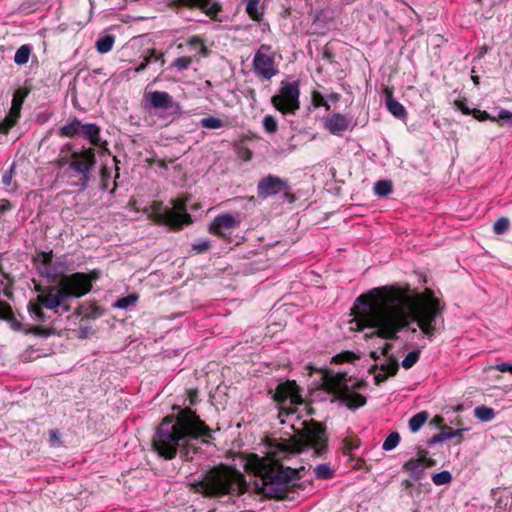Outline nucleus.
I'll return each mask as SVG.
<instances>
[{
	"mask_svg": "<svg viewBox=\"0 0 512 512\" xmlns=\"http://www.w3.org/2000/svg\"><path fill=\"white\" fill-rule=\"evenodd\" d=\"M369 297L360 295L357 298L368 308L356 316L358 327L374 328L372 335L386 340L397 339V334L413 322L431 339L437 323L443 321L444 304L429 289L420 294L408 286H385L373 289Z\"/></svg>",
	"mask_w": 512,
	"mask_h": 512,
	"instance_id": "f257e3e1",
	"label": "nucleus"
},
{
	"mask_svg": "<svg viewBox=\"0 0 512 512\" xmlns=\"http://www.w3.org/2000/svg\"><path fill=\"white\" fill-rule=\"evenodd\" d=\"M210 429L191 409H181L176 416H167L156 430L153 446L158 454L172 459L179 451L188 461L198 453V443H207Z\"/></svg>",
	"mask_w": 512,
	"mask_h": 512,
	"instance_id": "f03ea898",
	"label": "nucleus"
},
{
	"mask_svg": "<svg viewBox=\"0 0 512 512\" xmlns=\"http://www.w3.org/2000/svg\"><path fill=\"white\" fill-rule=\"evenodd\" d=\"M56 164L59 168L67 167L68 177L76 178L73 184L84 190L88 187L96 164L95 150L83 148L80 151H74L73 145L67 143L61 148Z\"/></svg>",
	"mask_w": 512,
	"mask_h": 512,
	"instance_id": "7ed1b4c3",
	"label": "nucleus"
},
{
	"mask_svg": "<svg viewBox=\"0 0 512 512\" xmlns=\"http://www.w3.org/2000/svg\"><path fill=\"white\" fill-rule=\"evenodd\" d=\"M243 484V475L239 471L221 465L209 470L193 487L196 492L218 497L241 492Z\"/></svg>",
	"mask_w": 512,
	"mask_h": 512,
	"instance_id": "20e7f679",
	"label": "nucleus"
},
{
	"mask_svg": "<svg viewBox=\"0 0 512 512\" xmlns=\"http://www.w3.org/2000/svg\"><path fill=\"white\" fill-rule=\"evenodd\" d=\"M300 425V428H296L295 424L291 425L296 432V436L285 440L280 449L283 452L301 453L312 448L315 454L321 455L327 447L325 428L313 420L303 421Z\"/></svg>",
	"mask_w": 512,
	"mask_h": 512,
	"instance_id": "39448f33",
	"label": "nucleus"
},
{
	"mask_svg": "<svg viewBox=\"0 0 512 512\" xmlns=\"http://www.w3.org/2000/svg\"><path fill=\"white\" fill-rule=\"evenodd\" d=\"M299 479L298 470L275 463L263 468V491L269 497L283 499L286 497L288 488Z\"/></svg>",
	"mask_w": 512,
	"mask_h": 512,
	"instance_id": "423d86ee",
	"label": "nucleus"
},
{
	"mask_svg": "<svg viewBox=\"0 0 512 512\" xmlns=\"http://www.w3.org/2000/svg\"><path fill=\"white\" fill-rule=\"evenodd\" d=\"M324 387L350 409H357L366 403V398L363 395L352 391L347 386L345 375L343 374H326L324 377Z\"/></svg>",
	"mask_w": 512,
	"mask_h": 512,
	"instance_id": "0eeeda50",
	"label": "nucleus"
},
{
	"mask_svg": "<svg viewBox=\"0 0 512 512\" xmlns=\"http://www.w3.org/2000/svg\"><path fill=\"white\" fill-rule=\"evenodd\" d=\"M273 399L279 405L278 417L281 423H285L284 416H293L296 413L295 407L303 403L295 381L279 383L273 394Z\"/></svg>",
	"mask_w": 512,
	"mask_h": 512,
	"instance_id": "6e6552de",
	"label": "nucleus"
},
{
	"mask_svg": "<svg viewBox=\"0 0 512 512\" xmlns=\"http://www.w3.org/2000/svg\"><path fill=\"white\" fill-rule=\"evenodd\" d=\"M154 219L174 229H180L191 221L186 212V204L183 199L173 201V208L163 209L161 202H155L152 206Z\"/></svg>",
	"mask_w": 512,
	"mask_h": 512,
	"instance_id": "1a4fd4ad",
	"label": "nucleus"
},
{
	"mask_svg": "<svg viewBox=\"0 0 512 512\" xmlns=\"http://www.w3.org/2000/svg\"><path fill=\"white\" fill-rule=\"evenodd\" d=\"M253 73L260 79L269 81L279 73L271 46L262 44L256 51L252 62Z\"/></svg>",
	"mask_w": 512,
	"mask_h": 512,
	"instance_id": "9d476101",
	"label": "nucleus"
},
{
	"mask_svg": "<svg viewBox=\"0 0 512 512\" xmlns=\"http://www.w3.org/2000/svg\"><path fill=\"white\" fill-rule=\"evenodd\" d=\"M300 89L297 82H282L278 95L272 97V104L282 113L294 114L300 107Z\"/></svg>",
	"mask_w": 512,
	"mask_h": 512,
	"instance_id": "9b49d317",
	"label": "nucleus"
},
{
	"mask_svg": "<svg viewBox=\"0 0 512 512\" xmlns=\"http://www.w3.org/2000/svg\"><path fill=\"white\" fill-rule=\"evenodd\" d=\"M59 285L66 292L67 298H79L90 292L92 288L87 274L80 272L62 277Z\"/></svg>",
	"mask_w": 512,
	"mask_h": 512,
	"instance_id": "f8f14e48",
	"label": "nucleus"
},
{
	"mask_svg": "<svg viewBox=\"0 0 512 512\" xmlns=\"http://www.w3.org/2000/svg\"><path fill=\"white\" fill-rule=\"evenodd\" d=\"M27 309L31 319L43 326L36 327L34 329V333L37 335L48 336L51 332V325L56 319V314H53L52 311L46 312L45 307L38 303L36 300L29 301L27 305Z\"/></svg>",
	"mask_w": 512,
	"mask_h": 512,
	"instance_id": "ddd939ff",
	"label": "nucleus"
},
{
	"mask_svg": "<svg viewBox=\"0 0 512 512\" xmlns=\"http://www.w3.org/2000/svg\"><path fill=\"white\" fill-rule=\"evenodd\" d=\"M66 292L59 286H50L41 294L37 295L36 301L45 307L46 310L52 311L53 314L58 315V309L63 308L64 311H69L68 306H63L67 300Z\"/></svg>",
	"mask_w": 512,
	"mask_h": 512,
	"instance_id": "4468645a",
	"label": "nucleus"
},
{
	"mask_svg": "<svg viewBox=\"0 0 512 512\" xmlns=\"http://www.w3.org/2000/svg\"><path fill=\"white\" fill-rule=\"evenodd\" d=\"M145 99L148 105L153 109H162L166 116H174L181 113V106L173 100V97L164 91H154L147 93Z\"/></svg>",
	"mask_w": 512,
	"mask_h": 512,
	"instance_id": "2eb2a0df",
	"label": "nucleus"
},
{
	"mask_svg": "<svg viewBox=\"0 0 512 512\" xmlns=\"http://www.w3.org/2000/svg\"><path fill=\"white\" fill-rule=\"evenodd\" d=\"M289 190L290 186L286 179L271 174L262 178L257 185V194L260 198H267L281 192L288 193Z\"/></svg>",
	"mask_w": 512,
	"mask_h": 512,
	"instance_id": "dca6fc26",
	"label": "nucleus"
},
{
	"mask_svg": "<svg viewBox=\"0 0 512 512\" xmlns=\"http://www.w3.org/2000/svg\"><path fill=\"white\" fill-rule=\"evenodd\" d=\"M241 221L238 217L225 213L216 216L209 226V232L220 237L239 227Z\"/></svg>",
	"mask_w": 512,
	"mask_h": 512,
	"instance_id": "f3484780",
	"label": "nucleus"
},
{
	"mask_svg": "<svg viewBox=\"0 0 512 512\" xmlns=\"http://www.w3.org/2000/svg\"><path fill=\"white\" fill-rule=\"evenodd\" d=\"M427 455V451L421 450L417 458L410 459L403 465V469L410 473L413 480L418 481L422 479L425 469L435 464V461Z\"/></svg>",
	"mask_w": 512,
	"mask_h": 512,
	"instance_id": "a211bd4d",
	"label": "nucleus"
},
{
	"mask_svg": "<svg viewBox=\"0 0 512 512\" xmlns=\"http://www.w3.org/2000/svg\"><path fill=\"white\" fill-rule=\"evenodd\" d=\"M26 95L27 93L22 90H17L14 93L9 115L5 119L7 128L12 127L15 124L16 120L20 117V111Z\"/></svg>",
	"mask_w": 512,
	"mask_h": 512,
	"instance_id": "6ab92c4d",
	"label": "nucleus"
},
{
	"mask_svg": "<svg viewBox=\"0 0 512 512\" xmlns=\"http://www.w3.org/2000/svg\"><path fill=\"white\" fill-rule=\"evenodd\" d=\"M100 127L94 123L83 124L81 129V136L89 140V142L96 147L106 149L107 142L103 141L100 137Z\"/></svg>",
	"mask_w": 512,
	"mask_h": 512,
	"instance_id": "aec40b11",
	"label": "nucleus"
},
{
	"mask_svg": "<svg viewBox=\"0 0 512 512\" xmlns=\"http://www.w3.org/2000/svg\"><path fill=\"white\" fill-rule=\"evenodd\" d=\"M349 127V120L345 115L335 113L325 121V128L332 134L337 135L346 131Z\"/></svg>",
	"mask_w": 512,
	"mask_h": 512,
	"instance_id": "412c9836",
	"label": "nucleus"
},
{
	"mask_svg": "<svg viewBox=\"0 0 512 512\" xmlns=\"http://www.w3.org/2000/svg\"><path fill=\"white\" fill-rule=\"evenodd\" d=\"M187 5L199 7L207 15L214 17L219 12L220 8L217 3L212 0H185Z\"/></svg>",
	"mask_w": 512,
	"mask_h": 512,
	"instance_id": "4be33fe9",
	"label": "nucleus"
},
{
	"mask_svg": "<svg viewBox=\"0 0 512 512\" xmlns=\"http://www.w3.org/2000/svg\"><path fill=\"white\" fill-rule=\"evenodd\" d=\"M82 125L83 124L79 119L73 118L71 121L60 128L59 134L62 137L73 138L81 134Z\"/></svg>",
	"mask_w": 512,
	"mask_h": 512,
	"instance_id": "5701e85b",
	"label": "nucleus"
},
{
	"mask_svg": "<svg viewBox=\"0 0 512 512\" xmlns=\"http://www.w3.org/2000/svg\"><path fill=\"white\" fill-rule=\"evenodd\" d=\"M386 106L388 111L396 118L402 119L407 114L405 107L400 102L395 100L391 94L387 95Z\"/></svg>",
	"mask_w": 512,
	"mask_h": 512,
	"instance_id": "b1692460",
	"label": "nucleus"
},
{
	"mask_svg": "<svg viewBox=\"0 0 512 512\" xmlns=\"http://www.w3.org/2000/svg\"><path fill=\"white\" fill-rule=\"evenodd\" d=\"M114 43L115 36L112 34H106L96 41L95 47L100 54H106L112 50Z\"/></svg>",
	"mask_w": 512,
	"mask_h": 512,
	"instance_id": "393cba45",
	"label": "nucleus"
},
{
	"mask_svg": "<svg viewBox=\"0 0 512 512\" xmlns=\"http://www.w3.org/2000/svg\"><path fill=\"white\" fill-rule=\"evenodd\" d=\"M461 433H462V430H453V429L447 427V428L443 429L441 432H439L438 434H435L428 441V443L431 445V444H435V443L444 442L446 440H450L454 437L460 436Z\"/></svg>",
	"mask_w": 512,
	"mask_h": 512,
	"instance_id": "a878e982",
	"label": "nucleus"
},
{
	"mask_svg": "<svg viewBox=\"0 0 512 512\" xmlns=\"http://www.w3.org/2000/svg\"><path fill=\"white\" fill-rule=\"evenodd\" d=\"M30 54L31 47L26 44L22 45L17 49L14 55V62L18 65H24L29 61Z\"/></svg>",
	"mask_w": 512,
	"mask_h": 512,
	"instance_id": "bb28decb",
	"label": "nucleus"
},
{
	"mask_svg": "<svg viewBox=\"0 0 512 512\" xmlns=\"http://www.w3.org/2000/svg\"><path fill=\"white\" fill-rule=\"evenodd\" d=\"M474 415L481 421L489 422L494 419L495 412L492 408L482 405L475 408Z\"/></svg>",
	"mask_w": 512,
	"mask_h": 512,
	"instance_id": "cd10ccee",
	"label": "nucleus"
},
{
	"mask_svg": "<svg viewBox=\"0 0 512 512\" xmlns=\"http://www.w3.org/2000/svg\"><path fill=\"white\" fill-rule=\"evenodd\" d=\"M428 414L425 411L419 412L409 420V429L417 432L427 421Z\"/></svg>",
	"mask_w": 512,
	"mask_h": 512,
	"instance_id": "c85d7f7f",
	"label": "nucleus"
},
{
	"mask_svg": "<svg viewBox=\"0 0 512 512\" xmlns=\"http://www.w3.org/2000/svg\"><path fill=\"white\" fill-rule=\"evenodd\" d=\"M374 192L379 197H385L392 192V182L387 180L377 181L374 185Z\"/></svg>",
	"mask_w": 512,
	"mask_h": 512,
	"instance_id": "c756f323",
	"label": "nucleus"
},
{
	"mask_svg": "<svg viewBox=\"0 0 512 512\" xmlns=\"http://www.w3.org/2000/svg\"><path fill=\"white\" fill-rule=\"evenodd\" d=\"M314 474L317 479L327 480L333 477L334 472L328 464H319L314 468Z\"/></svg>",
	"mask_w": 512,
	"mask_h": 512,
	"instance_id": "7c9ffc66",
	"label": "nucleus"
},
{
	"mask_svg": "<svg viewBox=\"0 0 512 512\" xmlns=\"http://www.w3.org/2000/svg\"><path fill=\"white\" fill-rule=\"evenodd\" d=\"M400 442V435L398 432H391L383 442L382 449L391 451L398 446Z\"/></svg>",
	"mask_w": 512,
	"mask_h": 512,
	"instance_id": "2f4dec72",
	"label": "nucleus"
},
{
	"mask_svg": "<svg viewBox=\"0 0 512 512\" xmlns=\"http://www.w3.org/2000/svg\"><path fill=\"white\" fill-rule=\"evenodd\" d=\"M398 362L396 359L389 357L387 361L381 365L380 370L388 376H394L398 371Z\"/></svg>",
	"mask_w": 512,
	"mask_h": 512,
	"instance_id": "473e14b6",
	"label": "nucleus"
},
{
	"mask_svg": "<svg viewBox=\"0 0 512 512\" xmlns=\"http://www.w3.org/2000/svg\"><path fill=\"white\" fill-rule=\"evenodd\" d=\"M200 124L203 128L207 129H219L224 126V123L221 119L213 116L201 119Z\"/></svg>",
	"mask_w": 512,
	"mask_h": 512,
	"instance_id": "72a5a7b5",
	"label": "nucleus"
},
{
	"mask_svg": "<svg viewBox=\"0 0 512 512\" xmlns=\"http://www.w3.org/2000/svg\"><path fill=\"white\" fill-rule=\"evenodd\" d=\"M259 0H247L246 2V11L249 16L254 20H259L261 13L258 9Z\"/></svg>",
	"mask_w": 512,
	"mask_h": 512,
	"instance_id": "f704fd0d",
	"label": "nucleus"
},
{
	"mask_svg": "<svg viewBox=\"0 0 512 512\" xmlns=\"http://www.w3.org/2000/svg\"><path fill=\"white\" fill-rule=\"evenodd\" d=\"M138 300V296L135 294H130L128 296L122 297L117 300L115 303V307L119 309H127L128 307L134 305Z\"/></svg>",
	"mask_w": 512,
	"mask_h": 512,
	"instance_id": "c9c22d12",
	"label": "nucleus"
},
{
	"mask_svg": "<svg viewBox=\"0 0 512 512\" xmlns=\"http://www.w3.org/2000/svg\"><path fill=\"white\" fill-rule=\"evenodd\" d=\"M452 480L451 473L449 471H441L439 473H435L432 476V481L435 485H445L450 483Z\"/></svg>",
	"mask_w": 512,
	"mask_h": 512,
	"instance_id": "e433bc0d",
	"label": "nucleus"
},
{
	"mask_svg": "<svg viewBox=\"0 0 512 512\" xmlns=\"http://www.w3.org/2000/svg\"><path fill=\"white\" fill-rule=\"evenodd\" d=\"M510 226L509 219L506 217L499 218L493 225V231L497 235L505 233Z\"/></svg>",
	"mask_w": 512,
	"mask_h": 512,
	"instance_id": "4c0bfd02",
	"label": "nucleus"
},
{
	"mask_svg": "<svg viewBox=\"0 0 512 512\" xmlns=\"http://www.w3.org/2000/svg\"><path fill=\"white\" fill-rule=\"evenodd\" d=\"M188 45L191 47V48H195L197 46L200 47V51H199V54L201 56H204L206 57L208 55V49L207 47L204 45L203 43V40L199 37V36H193L191 37L189 40H188Z\"/></svg>",
	"mask_w": 512,
	"mask_h": 512,
	"instance_id": "58836bf2",
	"label": "nucleus"
},
{
	"mask_svg": "<svg viewBox=\"0 0 512 512\" xmlns=\"http://www.w3.org/2000/svg\"><path fill=\"white\" fill-rule=\"evenodd\" d=\"M192 63V59L188 56H182L176 58L173 63L172 67L176 68L178 71H184L189 68V66Z\"/></svg>",
	"mask_w": 512,
	"mask_h": 512,
	"instance_id": "ea45409f",
	"label": "nucleus"
},
{
	"mask_svg": "<svg viewBox=\"0 0 512 512\" xmlns=\"http://www.w3.org/2000/svg\"><path fill=\"white\" fill-rule=\"evenodd\" d=\"M419 356H420L419 351L409 352L402 361V367L405 369H410L411 367H413L416 364V362L419 359Z\"/></svg>",
	"mask_w": 512,
	"mask_h": 512,
	"instance_id": "a19ab883",
	"label": "nucleus"
},
{
	"mask_svg": "<svg viewBox=\"0 0 512 512\" xmlns=\"http://www.w3.org/2000/svg\"><path fill=\"white\" fill-rule=\"evenodd\" d=\"M263 126L266 132L275 133L277 131V121L272 115H266L263 119Z\"/></svg>",
	"mask_w": 512,
	"mask_h": 512,
	"instance_id": "79ce46f5",
	"label": "nucleus"
},
{
	"mask_svg": "<svg viewBox=\"0 0 512 512\" xmlns=\"http://www.w3.org/2000/svg\"><path fill=\"white\" fill-rule=\"evenodd\" d=\"M5 253H0V284L1 286H8L10 283L9 274L4 270L3 260Z\"/></svg>",
	"mask_w": 512,
	"mask_h": 512,
	"instance_id": "37998d69",
	"label": "nucleus"
},
{
	"mask_svg": "<svg viewBox=\"0 0 512 512\" xmlns=\"http://www.w3.org/2000/svg\"><path fill=\"white\" fill-rule=\"evenodd\" d=\"M211 247V243L209 240H201L197 243H194L192 245V249L197 253V254H201V253H204L206 251H208Z\"/></svg>",
	"mask_w": 512,
	"mask_h": 512,
	"instance_id": "c03bdc74",
	"label": "nucleus"
},
{
	"mask_svg": "<svg viewBox=\"0 0 512 512\" xmlns=\"http://www.w3.org/2000/svg\"><path fill=\"white\" fill-rule=\"evenodd\" d=\"M497 119L503 121L504 123L512 127V112L502 109L498 113Z\"/></svg>",
	"mask_w": 512,
	"mask_h": 512,
	"instance_id": "a18cd8bd",
	"label": "nucleus"
},
{
	"mask_svg": "<svg viewBox=\"0 0 512 512\" xmlns=\"http://www.w3.org/2000/svg\"><path fill=\"white\" fill-rule=\"evenodd\" d=\"M13 175H14V166L12 165L11 168L9 170H7L2 176L3 185H5L6 187H9L12 183Z\"/></svg>",
	"mask_w": 512,
	"mask_h": 512,
	"instance_id": "49530a36",
	"label": "nucleus"
},
{
	"mask_svg": "<svg viewBox=\"0 0 512 512\" xmlns=\"http://www.w3.org/2000/svg\"><path fill=\"white\" fill-rule=\"evenodd\" d=\"M163 54L162 53H157L155 50H151L150 51V55L148 57H146L145 59H148L149 62L151 61H161V64L163 65L164 64V59H163Z\"/></svg>",
	"mask_w": 512,
	"mask_h": 512,
	"instance_id": "de8ad7c7",
	"label": "nucleus"
},
{
	"mask_svg": "<svg viewBox=\"0 0 512 512\" xmlns=\"http://www.w3.org/2000/svg\"><path fill=\"white\" fill-rule=\"evenodd\" d=\"M494 369L499 372H510L512 374V364L506 362L495 365Z\"/></svg>",
	"mask_w": 512,
	"mask_h": 512,
	"instance_id": "09e8293b",
	"label": "nucleus"
},
{
	"mask_svg": "<svg viewBox=\"0 0 512 512\" xmlns=\"http://www.w3.org/2000/svg\"><path fill=\"white\" fill-rule=\"evenodd\" d=\"M314 99H315V101H316V105H317V106H325V107H326V109H329V108H330V106L326 103V101H325L324 97H323L321 94L316 93V94L314 95Z\"/></svg>",
	"mask_w": 512,
	"mask_h": 512,
	"instance_id": "8fccbe9b",
	"label": "nucleus"
},
{
	"mask_svg": "<svg viewBox=\"0 0 512 512\" xmlns=\"http://www.w3.org/2000/svg\"><path fill=\"white\" fill-rule=\"evenodd\" d=\"M8 321L10 322L11 324V327L14 329V330H21L22 329V325L21 323L14 317V316H9L8 318Z\"/></svg>",
	"mask_w": 512,
	"mask_h": 512,
	"instance_id": "3c124183",
	"label": "nucleus"
},
{
	"mask_svg": "<svg viewBox=\"0 0 512 512\" xmlns=\"http://www.w3.org/2000/svg\"><path fill=\"white\" fill-rule=\"evenodd\" d=\"M474 117H476L480 120L490 119V116L486 111H480V110L474 111Z\"/></svg>",
	"mask_w": 512,
	"mask_h": 512,
	"instance_id": "603ef678",
	"label": "nucleus"
},
{
	"mask_svg": "<svg viewBox=\"0 0 512 512\" xmlns=\"http://www.w3.org/2000/svg\"><path fill=\"white\" fill-rule=\"evenodd\" d=\"M322 55H323L324 59H326L329 62H332L333 54H332V52L330 51V49L327 46L323 49Z\"/></svg>",
	"mask_w": 512,
	"mask_h": 512,
	"instance_id": "864d4df0",
	"label": "nucleus"
},
{
	"mask_svg": "<svg viewBox=\"0 0 512 512\" xmlns=\"http://www.w3.org/2000/svg\"><path fill=\"white\" fill-rule=\"evenodd\" d=\"M387 378L388 375L382 371L375 375V381L377 384L384 382Z\"/></svg>",
	"mask_w": 512,
	"mask_h": 512,
	"instance_id": "5fc2aeb1",
	"label": "nucleus"
},
{
	"mask_svg": "<svg viewBox=\"0 0 512 512\" xmlns=\"http://www.w3.org/2000/svg\"><path fill=\"white\" fill-rule=\"evenodd\" d=\"M50 442L52 445H55L57 442H59V435L58 432L55 430L50 431Z\"/></svg>",
	"mask_w": 512,
	"mask_h": 512,
	"instance_id": "6e6d98bb",
	"label": "nucleus"
},
{
	"mask_svg": "<svg viewBox=\"0 0 512 512\" xmlns=\"http://www.w3.org/2000/svg\"><path fill=\"white\" fill-rule=\"evenodd\" d=\"M148 63H149V60L145 59L144 62H142L138 67L135 68V72L139 73V72L145 70Z\"/></svg>",
	"mask_w": 512,
	"mask_h": 512,
	"instance_id": "4d7b16f0",
	"label": "nucleus"
},
{
	"mask_svg": "<svg viewBox=\"0 0 512 512\" xmlns=\"http://www.w3.org/2000/svg\"><path fill=\"white\" fill-rule=\"evenodd\" d=\"M391 348V344H385L384 347L382 348L381 354L387 356Z\"/></svg>",
	"mask_w": 512,
	"mask_h": 512,
	"instance_id": "13d9d810",
	"label": "nucleus"
},
{
	"mask_svg": "<svg viewBox=\"0 0 512 512\" xmlns=\"http://www.w3.org/2000/svg\"><path fill=\"white\" fill-rule=\"evenodd\" d=\"M89 280H90V283L92 284V281H95L98 279V272L96 271H92L90 274L87 275Z\"/></svg>",
	"mask_w": 512,
	"mask_h": 512,
	"instance_id": "bf43d9fd",
	"label": "nucleus"
},
{
	"mask_svg": "<svg viewBox=\"0 0 512 512\" xmlns=\"http://www.w3.org/2000/svg\"><path fill=\"white\" fill-rule=\"evenodd\" d=\"M459 108H460V110H461L464 114H466V115L470 114V109H469L468 107H466V106H464V105H460V107H459Z\"/></svg>",
	"mask_w": 512,
	"mask_h": 512,
	"instance_id": "052dcab7",
	"label": "nucleus"
},
{
	"mask_svg": "<svg viewBox=\"0 0 512 512\" xmlns=\"http://www.w3.org/2000/svg\"><path fill=\"white\" fill-rule=\"evenodd\" d=\"M10 208H11V204L9 201H5V203L1 207L2 210H8Z\"/></svg>",
	"mask_w": 512,
	"mask_h": 512,
	"instance_id": "680f3d73",
	"label": "nucleus"
},
{
	"mask_svg": "<svg viewBox=\"0 0 512 512\" xmlns=\"http://www.w3.org/2000/svg\"><path fill=\"white\" fill-rule=\"evenodd\" d=\"M471 79L475 85H479V77L478 76L472 75Z\"/></svg>",
	"mask_w": 512,
	"mask_h": 512,
	"instance_id": "e2e57ef3",
	"label": "nucleus"
},
{
	"mask_svg": "<svg viewBox=\"0 0 512 512\" xmlns=\"http://www.w3.org/2000/svg\"><path fill=\"white\" fill-rule=\"evenodd\" d=\"M371 357L376 360V359H378L379 356H378L377 352L373 351V352H371Z\"/></svg>",
	"mask_w": 512,
	"mask_h": 512,
	"instance_id": "0e129e2a",
	"label": "nucleus"
},
{
	"mask_svg": "<svg viewBox=\"0 0 512 512\" xmlns=\"http://www.w3.org/2000/svg\"><path fill=\"white\" fill-rule=\"evenodd\" d=\"M404 484L406 487H410L412 485V483L409 480H406Z\"/></svg>",
	"mask_w": 512,
	"mask_h": 512,
	"instance_id": "69168bd1",
	"label": "nucleus"
}]
</instances>
